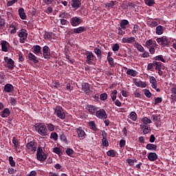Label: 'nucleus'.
<instances>
[{
  "mask_svg": "<svg viewBox=\"0 0 176 176\" xmlns=\"http://www.w3.org/2000/svg\"><path fill=\"white\" fill-rule=\"evenodd\" d=\"M35 130L42 135L43 137H46L47 135V129L46 128V125L43 123H36L34 125Z\"/></svg>",
  "mask_w": 176,
  "mask_h": 176,
  "instance_id": "nucleus-1",
  "label": "nucleus"
},
{
  "mask_svg": "<svg viewBox=\"0 0 176 176\" xmlns=\"http://www.w3.org/2000/svg\"><path fill=\"white\" fill-rule=\"evenodd\" d=\"M54 114L57 118H59V119H61L62 120L65 119V111H64V109L60 106H57L54 108Z\"/></svg>",
  "mask_w": 176,
  "mask_h": 176,
  "instance_id": "nucleus-2",
  "label": "nucleus"
},
{
  "mask_svg": "<svg viewBox=\"0 0 176 176\" xmlns=\"http://www.w3.org/2000/svg\"><path fill=\"white\" fill-rule=\"evenodd\" d=\"M37 160L39 162H45L47 159V155L43 152L42 148L38 147L36 153Z\"/></svg>",
  "mask_w": 176,
  "mask_h": 176,
  "instance_id": "nucleus-3",
  "label": "nucleus"
},
{
  "mask_svg": "<svg viewBox=\"0 0 176 176\" xmlns=\"http://www.w3.org/2000/svg\"><path fill=\"white\" fill-rule=\"evenodd\" d=\"M19 38V41L21 43H24L25 41H27V38L28 37V33H27V30L25 29H21L18 34Z\"/></svg>",
  "mask_w": 176,
  "mask_h": 176,
  "instance_id": "nucleus-4",
  "label": "nucleus"
},
{
  "mask_svg": "<svg viewBox=\"0 0 176 176\" xmlns=\"http://www.w3.org/2000/svg\"><path fill=\"white\" fill-rule=\"evenodd\" d=\"M96 116L98 118V119H101L102 120H104L108 118V115H107V112L104 109H100L97 110L96 113Z\"/></svg>",
  "mask_w": 176,
  "mask_h": 176,
  "instance_id": "nucleus-5",
  "label": "nucleus"
},
{
  "mask_svg": "<svg viewBox=\"0 0 176 176\" xmlns=\"http://www.w3.org/2000/svg\"><path fill=\"white\" fill-rule=\"evenodd\" d=\"M4 60L6 62V67L8 68V69H13L14 68V60L8 56L4 58Z\"/></svg>",
  "mask_w": 176,
  "mask_h": 176,
  "instance_id": "nucleus-6",
  "label": "nucleus"
},
{
  "mask_svg": "<svg viewBox=\"0 0 176 176\" xmlns=\"http://www.w3.org/2000/svg\"><path fill=\"white\" fill-rule=\"evenodd\" d=\"M26 148L27 151H29V152H32V153H34L36 152V144H35V142H30L26 144Z\"/></svg>",
  "mask_w": 176,
  "mask_h": 176,
  "instance_id": "nucleus-7",
  "label": "nucleus"
},
{
  "mask_svg": "<svg viewBox=\"0 0 176 176\" xmlns=\"http://www.w3.org/2000/svg\"><path fill=\"white\" fill-rule=\"evenodd\" d=\"M50 48L47 45H45L43 47V56L45 60L50 58Z\"/></svg>",
  "mask_w": 176,
  "mask_h": 176,
  "instance_id": "nucleus-8",
  "label": "nucleus"
},
{
  "mask_svg": "<svg viewBox=\"0 0 176 176\" xmlns=\"http://www.w3.org/2000/svg\"><path fill=\"white\" fill-rule=\"evenodd\" d=\"M80 24H82V19L77 16L71 19V25L73 27H77V25H79Z\"/></svg>",
  "mask_w": 176,
  "mask_h": 176,
  "instance_id": "nucleus-9",
  "label": "nucleus"
},
{
  "mask_svg": "<svg viewBox=\"0 0 176 176\" xmlns=\"http://www.w3.org/2000/svg\"><path fill=\"white\" fill-rule=\"evenodd\" d=\"M87 111L91 114V115H95L97 111H98V107L91 105V104H88L86 107Z\"/></svg>",
  "mask_w": 176,
  "mask_h": 176,
  "instance_id": "nucleus-10",
  "label": "nucleus"
},
{
  "mask_svg": "<svg viewBox=\"0 0 176 176\" xmlns=\"http://www.w3.org/2000/svg\"><path fill=\"white\" fill-rule=\"evenodd\" d=\"M156 41L159 45H161L163 47L167 46V45H168V40H167V37L166 36L158 38L156 39Z\"/></svg>",
  "mask_w": 176,
  "mask_h": 176,
  "instance_id": "nucleus-11",
  "label": "nucleus"
},
{
  "mask_svg": "<svg viewBox=\"0 0 176 176\" xmlns=\"http://www.w3.org/2000/svg\"><path fill=\"white\" fill-rule=\"evenodd\" d=\"M107 132H105V131H102V144L103 146H109V142H108V140L107 139Z\"/></svg>",
  "mask_w": 176,
  "mask_h": 176,
  "instance_id": "nucleus-12",
  "label": "nucleus"
},
{
  "mask_svg": "<svg viewBox=\"0 0 176 176\" xmlns=\"http://www.w3.org/2000/svg\"><path fill=\"white\" fill-rule=\"evenodd\" d=\"M87 56V60L86 63L87 64H90L91 63H93L94 60V54L91 52H88L86 53Z\"/></svg>",
  "mask_w": 176,
  "mask_h": 176,
  "instance_id": "nucleus-13",
  "label": "nucleus"
},
{
  "mask_svg": "<svg viewBox=\"0 0 176 176\" xmlns=\"http://www.w3.org/2000/svg\"><path fill=\"white\" fill-rule=\"evenodd\" d=\"M84 31H86V28L81 26L77 28H74L73 30H72L69 32L70 34H82V32H84Z\"/></svg>",
  "mask_w": 176,
  "mask_h": 176,
  "instance_id": "nucleus-14",
  "label": "nucleus"
},
{
  "mask_svg": "<svg viewBox=\"0 0 176 176\" xmlns=\"http://www.w3.org/2000/svg\"><path fill=\"white\" fill-rule=\"evenodd\" d=\"M144 46L148 49L150 48L151 47H157V44L156 43V42H153V40L149 39L147 41H146Z\"/></svg>",
  "mask_w": 176,
  "mask_h": 176,
  "instance_id": "nucleus-15",
  "label": "nucleus"
},
{
  "mask_svg": "<svg viewBox=\"0 0 176 176\" xmlns=\"http://www.w3.org/2000/svg\"><path fill=\"white\" fill-rule=\"evenodd\" d=\"M122 42V43H133V42H135V37H123Z\"/></svg>",
  "mask_w": 176,
  "mask_h": 176,
  "instance_id": "nucleus-16",
  "label": "nucleus"
},
{
  "mask_svg": "<svg viewBox=\"0 0 176 176\" xmlns=\"http://www.w3.org/2000/svg\"><path fill=\"white\" fill-rule=\"evenodd\" d=\"M28 57L29 60L30 61H32V63H34V64H38V63H39V60H38V58L31 52L28 54Z\"/></svg>",
  "mask_w": 176,
  "mask_h": 176,
  "instance_id": "nucleus-17",
  "label": "nucleus"
},
{
  "mask_svg": "<svg viewBox=\"0 0 176 176\" xmlns=\"http://www.w3.org/2000/svg\"><path fill=\"white\" fill-rule=\"evenodd\" d=\"M76 133H77V136L78 138H85L86 137V133L83 129H82L81 127H79L78 129H76Z\"/></svg>",
  "mask_w": 176,
  "mask_h": 176,
  "instance_id": "nucleus-18",
  "label": "nucleus"
},
{
  "mask_svg": "<svg viewBox=\"0 0 176 176\" xmlns=\"http://www.w3.org/2000/svg\"><path fill=\"white\" fill-rule=\"evenodd\" d=\"M148 159L150 162H155L157 160V154L156 153H150L148 155Z\"/></svg>",
  "mask_w": 176,
  "mask_h": 176,
  "instance_id": "nucleus-19",
  "label": "nucleus"
},
{
  "mask_svg": "<svg viewBox=\"0 0 176 176\" xmlns=\"http://www.w3.org/2000/svg\"><path fill=\"white\" fill-rule=\"evenodd\" d=\"M1 118H8L10 115V110L8 108H6L3 110L2 112H1Z\"/></svg>",
  "mask_w": 176,
  "mask_h": 176,
  "instance_id": "nucleus-20",
  "label": "nucleus"
},
{
  "mask_svg": "<svg viewBox=\"0 0 176 176\" xmlns=\"http://www.w3.org/2000/svg\"><path fill=\"white\" fill-rule=\"evenodd\" d=\"M134 84L137 86V87H146V82L141 80H135Z\"/></svg>",
  "mask_w": 176,
  "mask_h": 176,
  "instance_id": "nucleus-21",
  "label": "nucleus"
},
{
  "mask_svg": "<svg viewBox=\"0 0 176 176\" xmlns=\"http://www.w3.org/2000/svg\"><path fill=\"white\" fill-rule=\"evenodd\" d=\"M72 6L74 8V9H79V8H80V1L72 0Z\"/></svg>",
  "mask_w": 176,
  "mask_h": 176,
  "instance_id": "nucleus-22",
  "label": "nucleus"
},
{
  "mask_svg": "<svg viewBox=\"0 0 176 176\" xmlns=\"http://www.w3.org/2000/svg\"><path fill=\"white\" fill-rule=\"evenodd\" d=\"M19 17L21 20H25L27 19V15H25V12H24V8H19Z\"/></svg>",
  "mask_w": 176,
  "mask_h": 176,
  "instance_id": "nucleus-23",
  "label": "nucleus"
},
{
  "mask_svg": "<svg viewBox=\"0 0 176 176\" xmlns=\"http://www.w3.org/2000/svg\"><path fill=\"white\" fill-rule=\"evenodd\" d=\"M82 87L85 94H89V93H90V87L89 85V83L82 84Z\"/></svg>",
  "mask_w": 176,
  "mask_h": 176,
  "instance_id": "nucleus-24",
  "label": "nucleus"
},
{
  "mask_svg": "<svg viewBox=\"0 0 176 176\" xmlns=\"http://www.w3.org/2000/svg\"><path fill=\"white\" fill-rule=\"evenodd\" d=\"M126 25H129V21L126 19H123L120 23V26L122 30H126Z\"/></svg>",
  "mask_w": 176,
  "mask_h": 176,
  "instance_id": "nucleus-25",
  "label": "nucleus"
},
{
  "mask_svg": "<svg viewBox=\"0 0 176 176\" xmlns=\"http://www.w3.org/2000/svg\"><path fill=\"white\" fill-rule=\"evenodd\" d=\"M150 83L152 84L153 89H156L157 87V82L156 81V78L153 76L150 78Z\"/></svg>",
  "mask_w": 176,
  "mask_h": 176,
  "instance_id": "nucleus-26",
  "label": "nucleus"
},
{
  "mask_svg": "<svg viewBox=\"0 0 176 176\" xmlns=\"http://www.w3.org/2000/svg\"><path fill=\"white\" fill-rule=\"evenodd\" d=\"M133 46H134V47L138 49V50H139V52H140V53H144V52H145V49L144 48V47H142V45H141L138 43H135Z\"/></svg>",
  "mask_w": 176,
  "mask_h": 176,
  "instance_id": "nucleus-27",
  "label": "nucleus"
},
{
  "mask_svg": "<svg viewBox=\"0 0 176 176\" xmlns=\"http://www.w3.org/2000/svg\"><path fill=\"white\" fill-rule=\"evenodd\" d=\"M32 49L33 53H34V54H36V56H38V54H40L41 50V47L40 45H34L33 46Z\"/></svg>",
  "mask_w": 176,
  "mask_h": 176,
  "instance_id": "nucleus-28",
  "label": "nucleus"
},
{
  "mask_svg": "<svg viewBox=\"0 0 176 176\" xmlns=\"http://www.w3.org/2000/svg\"><path fill=\"white\" fill-rule=\"evenodd\" d=\"M126 74L127 75H129L130 76H137V75H138V72H137V71L133 70V69H128L126 70Z\"/></svg>",
  "mask_w": 176,
  "mask_h": 176,
  "instance_id": "nucleus-29",
  "label": "nucleus"
},
{
  "mask_svg": "<svg viewBox=\"0 0 176 176\" xmlns=\"http://www.w3.org/2000/svg\"><path fill=\"white\" fill-rule=\"evenodd\" d=\"M4 90L6 91V93H12V91L13 90V85L11 84H7L4 87Z\"/></svg>",
  "mask_w": 176,
  "mask_h": 176,
  "instance_id": "nucleus-30",
  "label": "nucleus"
},
{
  "mask_svg": "<svg viewBox=\"0 0 176 176\" xmlns=\"http://www.w3.org/2000/svg\"><path fill=\"white\" fill-rule=\"evenodd\" d=\"M142 122L144 126H146V124H151V123H152V120L148 118V117H144L142 118Z\"/></svg>",
  "mask_w": 176,
  "mask_h": 176,
  "instance_id": "nucleus-31",
  "label": "nucleus"
},
{
  "mask_svg": "<svg viewBox=\"0 0 176 176\" xmlns=\"http://www.w3.org/2000/svg\"><path fill=\"white\" fill-rule=\"evenodd\" d=\"M143 129V134H149L151 133V126L148 125H143L142 126Z\"/></svg>",
  "mask_w": 176,
  "mask_h": 176,
  "instance_id": "nucleus-32",
  "label": "nucleus"
},
{
  "mask_svg": "<svg viewBox=\"0 0 176 176\" xmlns=\"http://www.w3.org/2000/svg\"><path fill=\"white\" fill-rule=\"evenodd\" d=\"M157 146L153 144H148L146 146V148L148 151H156Z\"/></svg>",
  "mask_w": 176,
  "mask_h": 176,
  "instance_id": "nucleus-33",
  "label": "nucleus"
},
{
  "mask_svg": "<svg viewBox=\"0 0 176 176\" xmlns=\"http://www.w3.org/2000/svg\"><path fill=\"white\" fill-rule=\"evenodd\" d=\"M129 118L133 122L137 121V113L135 111H131L129 114Z\"/></svg>",
  "mask_w": 176,
  "mask_h": 176,
  "instance_id": "nucleus-34",
  "label": "nucleus"
},
{
  "mask_svg": "<svg viewBox=\"0 0 176 176\" xmlns=\"http://www.w3.org/2000/svg\"><path fill=\"white\" fill-rule=\"evenodd\" d=\"M12 143L14 145L15 151H17V149H19V148H20V144L19 143V141H17V139H16V138H12Z\"/></svg>",
  "mask_w": 176,
  "mask_h": 176,
  "instance_id": "nucleus-35",
  "label": "nucleus"
},
{
  "mask_svg": "<svg viewBox=\"0 0 176 176\" xmlns=\"http://www.w3.org/2000/svg\"><path fill=\"white\" fill-rule=\"evenodd\" d=\"M3 52H8V42L3 41L1 43Z\"/></svg>",
  "mask_w": 176,
  "mask_h": 176,
  "instance_id": "nucleus-36",
  "label": "nucleus"
},
{
  "mask_svg": "<svg viewBox=\"0 0 176 176\" xmlns=\"http://www.w3.org/2000/svg\"><path fill=\"white\" fill-rule=\"evenodd\" d=\"M118 94V91L117 90H113L111 94H110V96L111 98L112 101H115L117 98V95Z\"/></svg>",
  "mask_w": 176,
  "mask_h": 176,
  "instance_id": "nucleus-37",
  "label": "nucleus"
},
{
  "mask_svg": "<svg viewBox=\"0 0 176 176\" xmlns=\"http://www.w3.org/2000/svg\"><path fill=\"white\" fill-rule=\"evenodd\" d=\"M153 65H154L156 71L162 69V63L157 62V61H154Z\"/></svg>",
  "mask_w": 176,
  "mask_h": 176,
  "instance_id": "nucleus-38",
  "label": "nucleus"
},
{
  "mask_svg": "<svg viewBox=\"0 0 176 176\" xmlns=\"http://www.w3.org/2000/svg\"><path fill=\"white\" fill-rule=\"evenodd\" d=\"M10 32L11 34H16V30L17 27L16 26V24L14 23H12L10 25Z\"/></svg>",
  "mask_w": 176,
  "mask_h": 176,
  "instance_id": "nucleus-39",
  "label": "nucleus"
},
{
  "mask_svg": "<svg viewBox=\"0 0 176 176\" xmlns=\"http://www.w3.org/2000/svg\"><path fill=\"white\" fill-rule=\"evenodd\" d=\"M52 151L54 152V153H56V155H58L59 156H61V155H63L61 149L58 147H54V148H52Z\"/></svg>",
  "mask_w": 176,
  "mask_h": 176,
  "instance_id": "nucleus-40",
  "label": "nucleus"
},
{
  "mask_svg": "<svg viewBox=\"0 0 176 176\" xmlns=\"http://www.w3.org/2000/svg\"><path fill=\"white\" fill-rule=\"evenodd\" d=\"M156 34H157V35H162L163 34V26L162 25H158L156 28Z\"/></svg>",
  "mask_w": 176,
  "mask_h": 176,
  "instance_id": "nucleus-41",
  "label": "nucleus"
},
{
  "mask_svg": "<svg viewBox=\"0 0 176 176\" xmlns=\"http://www.w3.org/2000/svg\"><path fill=\"white\" fill-rule=\"evenodd\" d=\"M155 61H162V63H166V59H164V57L163 55H158L155 57Z\"/></svg>",
  "mask_w": 176,
  "mask_h": 176,
  "instance_id": "nucleus-42",
  "label": "nucleus"
},
{
  "mask_svg": "<svg viewBox=\"0 0 176 176\" xmlns=\"http://www.w3.org/2000/svg\"><path fill=\"white\" fill-rule=\"evenodd\" d=\"M144 3L147 6H153L155 5V0H144Z\"/></svg>",
  "mask_w": 176,
  "mask_h": 176,
  "instance_id": "nucleus-43",
  "label": "nucleus"
},
{
  "mask_svg": "<svg viewBox=\"0 0 176 176\" xmlns=\"http://www.w3.org/2000/svg\"><path fill=\"white\" fill-rule=\"evenodd\" d=\"M115 3H116V1H111L109 3H107L105 4V8H113V6H115Z\"/></svg>",
  "mask_w": 176,
  "mask_h": 176,
  "instance_id": "nucleus-44",
  "label": "nucleus"
},
{
  "mask_svg": "<svg viewBox=\"0 0 176 176\" xmlns=\"http://www.w3.org/2000/svg\"><path fill=\"white\" fill-rule=\"evenodd\" d=\"M144 93L147 98H151L152 97V93H151L149 89H144Z\"/></svg>",
  "mask_w": 176,
  "mask_h": 176,
  "instance_id": "nucleus-45",
  "label": "nucleus"
},
{
  "mask_svg": "<svg viewBox=\"0 0 176 176\" xmlns=\"http://www.w3.org/2000/svg\"><path fill=\"white\" fill-rule=\"evenodd\" d=\"M126 163H128V164H129V166H134V163H137V160L127 159Z\"/></svg>",
  "mask_w": 176,
  "mask_h": 176,
  "instance_id": "nucleus-46",
  "label": "nucleus"
},
{
  "mask_svg": "<svg viewBox=\"0 0 176 176\" xmlns=\"http://www.w3.org/2000/svg\"><path fill=\"white\" fill-rule=\"evenodd\" d=\"M8 160L10 162V164L11 167H14V166H16V162H14V160H13V157L10 156L8 158Z\"/></svg>",
  "mask_w": 176,
  "mask_h": 176,
  "instance_id": "nucleus-47",
  "label": "nucleus"
},
{
  "mask_svg": "<svg viewBox=\"0 0 176 176\" xmlns=\"http://www.w3.org/2000/svg\"><path fill=\"white\" fill-rule=\"evenodd\" d=\"M107 156H111V157H115L116 156V153H115V151L109 150L107 151Z\"/></svg>",
  "mask_w": 176,
  "mask_h": 176,
  "instance_id": "nucleus-48",
  "label": "nucleus"
},
{
  "mask_svg": "<svg viewBox=\"0 0 176 176\" xmlns=\"http://www.w3.org/2000/svg\"><path fill=\"white\" fill-rule=\"evenodd\" d=\"M50 138L52 140H54L55 141H57L58 140V135H57L56 133H52L50 135Z\"/></svg>",
  "mask_w": 176,
  "mask_h": 176,
  "instance_id": "nucleus-49",
  "label": "nucleus"
},
{
  "mask_svg": "<svg viewBox=\"0 0 176 176\" xmlns=\"http://www.w3.org/2000/svg\"><path fill=\"white\" fill-rule=\"evenodd\" d=\"M89 126H91V130H94V131H96V130H97L94 121L89 122Z\"/></svg>",
  "mask_w": 176,
  "mask_h": 176,
  "instance_id": "nucleus-50",
  "label": "nucleus"
},
{
  "mask_svg": "<svg viewBox=\"0 0 176 176\" xmlns=\"http://www.w3.org/2000/svg\"><path fill=\"white\" fill-rule=\"evenodd\" d=\"M100 100H102V101H105V100L108 98V95L107 94V93L102 94L100 96Z\"/></svg>",
  "mask_w": 176,
  "mask_h": 176,
  "instance_id": "nucleus-51",
  "label": "nucleus"
},
{
  "mask_svg": "<svg viewBox=\"0 0 176 176\" xmlns=\"http://www.w3.org/2000/svg\"><path fill=\"white\" fill-rule=\"evenodd\" d=\"M119 49H120V46H119V44L118 43H116L112 47L113 52H118Z\"/></svg>",
  "mask_w": 176,
  "mask_h": 176,
  "instance_id": "nucleus-52",
  "label": "nucleus"
},
{
  "mask_svg": "<svg viewBox=\"0 0 176 176\" xmlns=\"http://www.w3.org/2000/svg\"><path fill=\"white\" fill-rule=\"evenodd\" d=\"M94 53L98 56V57H100L101 56V50L98 48H95Z\"/></svg>",
  "mask_w": 176,
  "mask_h": 176,
  "instance_id": "nucleus-53",
  "label": "nucleus"
},
{
  "mask_svg": "<svg viewBox=\"0 0 176 176\" xmlns=\"http://www.w3.org/2000/svg\"><path fill=\"white\" fill-rule=\"evenodd\" d=\"M163 101V99L162 98H156L155 99V105H157V104H160Z\"/></svg>",
  "mask_w": 176,
  "mask_h": 176,
  "instance_id": "nucleus-54",
  "label": "nucleus"
},
{
  "mask_svg": "<svg viewBox=\"0 0 176 176\" xmlns=\"http://www.w3.org/2000/svg\"><path fill=\"white\" fill-rule=\"evenodd\" d=\"M155 47H157L153 46L148 48L150 54H155V52H156V50H155Z\"/></svg>",
  "mask_w": 176,
  "mask_h": 176,
  "instance_id": "nucleus-55",
  "label": "nucleus"
},
{
  "mask_svg": "<svg viewBox=\"0 0 176 176\" xmlns=\"http://www.w3.org/2000/svg\"><path fill=\"white\" fill-rule=\"evenodd\" d=\"M143 58H148L149 57V52H144L141 56Z\"/></svg>",
  "mask_w": 176,
  "mask_h": 176,
  "instance_id": "nucleus-56",
  "label": "nucleus"
},
{
  "mask_svg": "<svg viewBox=\"0 0 176 176\" xmlns=\"http://www.w3.org/2000/svg\"><path fill=\"white\" fill-rule=\"evenodd\" d=\"M66 153H67V155H68V156H71V155L74 154V150H72L71 148H67L66 150Z\"/></svg>",
  "mask_w": 176,
  "mask_h": 176,
  "instance_id": "nucleus-57",
  "label": "nucleus"
},
{
  "mask_svg": "<svg viewBox=\"0 0 176 176\" xmlns=\"http://www.w3.org/2000/svg\"><path fill=\"white\" fill-rule=\"evenodd\" d=\"M124 145H126V140H121L120 141V148H124Z\"/></svg>",
  "mask_w": 176,
  "mask_h": 176,
  "instance_id": "nucleus-58",
  "label": "nucleus"
},
{
  "mask_svg": "<svg viewBox=\"0 0 176 176\" xmlns=\"http://www.w3.org/2000/svg\"><path fill=\"white\" fill-rule=\"evenodd\" d=\"M47 129L50 131H53V130H54V125H53L52 124H48Z\"/></svg>",
  "mask_w": 176,
  "mask_h": 176,
  "instance_id": "nucleus-59",
  "label": "nucleus"
},
{
  "mask_svg": "<svg viewBox=\"0 0 176 176\" xmlns=\"http://www.w3.org/2000/svg\"><path fill=\"white\" fill-rule=\"evenodd\" d=\"M45 39H52V34H50L49 32H46L44 35Z\"/></svg>",
  "mask_w": 176,
  "mask_h": 176,
  "instance_id": "nucleus-60",
  "label": "nucleus"
},
{
  "mask_svg": "<svg viewBox=\"0 0 176 176\" xmlns=\"http://www.w3.org/2000/svg\"><path fill=\"white\" fill-rule=\"evenodd\" d=\"M138 28H139L138 25H134L133 34H137V32L138 31Z\"/></svg>",
  "mask_w": 176,
  "mask_h": 176,
  "instance_id": "nucleus-61",
  "label": "nucleus"
},
{
  "mask_svg": "<svg viewBox=\"0 0 176 176\" xmlns=\"http://www.w3.org/2000/svg\"><path fill=\"white\" fill-rule=\"evenodd\" d=\"M126 32L122 30V28H118V35H124Z\"/></svg>",
  "mask_w": 176,
  "mask_h": 176,
  "instance_id": "nucleus-62",
  "label": "nucleus"
},
{
  "mask_svg": "<svg viewBox=\"0 0 176 176\" xmlns=\"http://www.w3.org/2000/svg\"><path fill=\"white\" fill-rule=\"evenodd\" d=\"M151 119L153 120V122H157V120H159V116L155 115H152Z\"/></svg>",
  "mask_w": 176,
  "mask_h": 176,
  "instance_id": "nucleus-63",
  "label": "nucleus"
},
{
  "mask_svg": "<svg viewBox=\"0 0 176 176\" xmlns=\"http://www.w3.org/2000/svg\"><path fill=\"white\" fill-rule=\"evenodd\" d=\"M0 27H5V19L0 17Z\"/></svg>",
  "mask_w": 176,
  "mask_h": 176,
  "instance_id": "nucleus-64",
  "label": "nucleus"
}]
</instances>
